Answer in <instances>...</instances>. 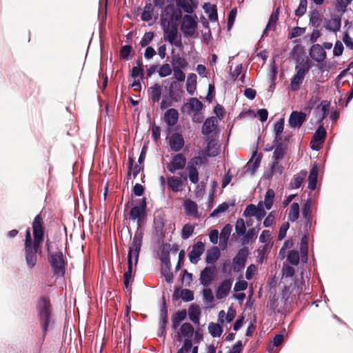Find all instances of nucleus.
Instances as JSON below:
<instances>
[{
  "instance_id": "52",
  "label": "nucleus",
  "mask_w": 353,
  "mask_h": 353,
  "mask_svg": "<svg viewBox=\"0 0 353 353\" xmlns=\"http://www.w3.org/2000/svg\"><path fill=\"white\" fill-rule=\"evenodd\" d=\"M208 330L213 337H219L223 332L222 327L219 324L212 322L209 324Z\"/></svg>"
},
{
  "instance_id": "1",
  "label": "nucleus",
  "mask_w": 353,
  "mask_h": 353,
  "mask_svg": "<svg viewBox=\"0 0 353 353\" xmlns=\"http://www.w3.org/2000/svg\"><path fill=\"white\" fill-rule=\"evenodd\" d=\"M183 69H173L174 77L176 81H172L168 87V94L162 96L163 85L155 83L148 88V99L154 105L160 103V108L165 110L173 105V103H179L181 101L184 91L179 82L185 81V74Z\"/></svg>"
},
{
  "instance_id": "49",
  "label": "nucleus",
  "mask_w": 353,
  "mask_h": 353,
  "mask_svg": "<svg viewBox=\"0 0 353 353\" xmlns=\"http://www.w3.org/2000/svg\"><path fill=\"white\" fill-rule=\"evenodd\" d=\"M322 21V15L316 10L312 12L310 17V23L314 28H318Z\"/></svg>"
},
{
  "instance_id": "61",
  "label": "nucleus",
  "mask_w": 353,
  "mask_h": 353,
  "mask_svg": "<svg viewBox=\"0 0 353 353\" xmlns=\"http://www.w3.org/2000/svg\"><path fill=\"white\" fill-rule=\"evenodd\" d=\"M229 208V204L228 203L223 202L221 204L219 205L216 208H215L213 212L211 213V216H215L219 213H222L225 212Z\"/></svg>"
},
{
  "instance_id": "58",
  "label": "nucleus",
  "mask_w": 353,
  "mask_h": 353,
  "mask_svg": "<svg viewBox=\"0 0 353 353\" xmlns=\"http://www.w3.org/2000/svg\"><path fill=\"white\" fill-rule=\"evenodd\" d=\"M154 37V33L153 32H145L140 41V45L142 47L147 46L153 40Z\"/></svg>"
},
{
  "instance_id": "43",
  "label": "nucleus",
  "mask_w": 353,
  "mask_h": 353,
  "mask_svg": "<svg viewBox=\"0 0 353 353\" xmlns=\"http://www.w3.org/2000/svg\"><path fill=\"white\" fill-rule=\"evenodd\" d=\"M284 129V119H280L274 125V132L275 134L274 141H283L282 132Z\"/></svg>"
},
{
  "instance_id": "29",
  "label": "nucleus",
  "mask_w": 353,
  "mask_h": 353,
  "mask_svg": "<svg viewBox=\"0 0 353 353\" xmlns=\"http://www.w3.org/2000/svg\"><path fill=\"white\" fill-rule=\"evenodd\" d=\"M133 272L132 257H131V251L128 253V270L124 273V285L126 288L132 283V277Z\"/></svg>"
},
{
  "instance_id": "27",
  "label": "nucleus",
  "mask_w": 353,
  "mask_h": 353,
  "mask_svg": "<svg viewBox=\"0 0 353 353\" xmlns=\"http://www.w3.org/2000/svg\"><path fill=\"white\" fill-rule=\"evenodd\" d=\"M179 297L184 301L189 302L194 299V292L188 289H183L180 291L179 288H176L173 294V299L176 300Z\"/></svg>"
},
{
  "instance_id": "21",
  "label": "nucleus",
  "mask_w": 353,
  "mask_h": 353,
  "mask_svg": "<svg viewBox=\"0 0 353 353\" xmlns=\"http://www.w3.org/2000/svg\"><path fill=\"white\" fill-rule=\"evenodd\" d=\"M232 281L230 279L223 280L219 285L216 291V297L217 299L225 298L231 289Z\"/></svg>"
},
{
  "instance_id": "13",
  "label": "nucleus",
  "mask_w": 353,
  "mask_h": 353,
  "mask_svg": "<svg viewBox=\"0 0 353 353\" xmlns=\"http://www.w3.org/2000/svg\"><path fill=\"white\" fill-rule=\"evenodd\" d=\"M170 150L174 152H179L184 146L185 141L183 135L179 132H174L169 138Z\"/></svg>"
},
{
  "instance_id": "25",
  "label": "nucleus",
  "mask_w": 353,
  "mask_h": 353,
  "mask_svg": "<svg viewBox=\"0 0 353 353\" xmlns=\"http://www.w3.org/2000/svg\"><path fill=\"white\" fill-rule=\"evenodd\" d=\"M171 58V64L173 69H185L188 65V63L185 59L181 57L179 54H174V50H172Z\"/></svg>"
},
{
  "instance_id": "63",
  "label": "nucleus",
  "mask_w": 353,
  "mask_h": 353,
  "mask_svg": "<svg viewBox=\"0 0 353 353\" xmlns=\"http://www.w3.org/2000/svg\"><path fill=\"white\" fill-rule=\"evenodd\" d=\"M283 167L280 165L277 161H275L272 163L271 166V174H278L281 175L283 173Z\"/></svg>"
},
{
  "instance_id": "44",
  "label": "nucleus",
  "mask_w": 353,
  "mask_h": 353,
  "mask_svg": "<svg viewBox=\"0 0 353 353\" xmlns=\"http://www.w3.org/2000/svg\"><path fill=\"white\" fill-rule=\"evenodd\" d=\"M196 75L194 73L190 74L187 79L186 89L188 94L193 95L196 88Z\"/></svg>"
},
{
  "instance_id": "15",
  "label": "nucleus",
  "mask_w": 353,
  "mask_h": 353,
  "mask_svg": "<svg viewBox=\"0 0 353 353\" xmlns=\"http://www.w3.org/2000/svg\"><path fill=\"white\" fill-rule=\"evenodd\" d=\"M204 251L205 244L202 241H198L192 246V250L188 254L190 261L193 264H196Z\"/></svg>"
},
{
  "instance_id": "37",
  "label": "nucleus",
  "mask_w": 353,
  "mask_h": 353,
  "mask_svg": "<svg viewBox=\"0 0 353 353\" xmlns=\"http://www.w3.org/2000/svg\"><path fill=\"white\" fill-rule=\"evenodd\" d=\"M194 334V327L190 323H184L181 325L180 332H178V340L181 341V336L192 338Z\"/></svg>"
},
{
  "instance_id": "17",
  "label": "nucleus",
  "mask_w": 353,
  "mask_h": 353,
  "mask_svg": "<svg viewBox=\"0 0 353 353\" xmlns=\"http://www.w3.org/2000/svg\"><path fill=\"white\" fill-rule=\"evenodd\" d=\"M307 114L303 112L292 111L288 120L291 128L301 127L306 120Z\"/></svg>"
},
{
  "instance_id": "18",
  "label": "nucleus",
  "mask_w": 353,
  "mask_h": 353,
  "mask_svg": "<svg viewBox=\"0 0 353 353\" xmlns=\"http://www.w3.org/2000/svg\"><path fill=\"white\" fill-rule=\"evenodd\" d=\"M145 208L146 201L145 199L143 198L141 200L140 206H134L132 208V209L130 211V218L132 219V220H137L139 226L140 225L141 217L143 216L145 213Z\"/></svg>"
},
{
  "instance_id": "24",
  "label": "nucleus",
  "mask_w": 353,
  "mask_h": 353,
  "mask_svg": "<svg viewBox=\"0 0 353 353\" xmlns=\"http://www.w3.org/2000/svg\"><path fill=\"white\" fill-rule=\"evenodd\" d=\"M312 203L310 199H307L303 204L302 208V215L305 220V227L310 228L312 226Z\"/></svg>"
},
{
  "instance_id": "42",
  "label": "nucleus",
  "mask_w": 353,
  "mask_h": 353,
  "mask_svg": "<svg viewBox=\"0 0 353 353\" xmlns=\"http://www.w3.org/2000/svg\"><path fill=\"white\" fill-rule=\"evenodd\" d=\"M216 119L210 117L207 119L202 126V133L208 135L212 133L216 128Z\"/></svg>"
},
{
  "instance_id": "48",
  "label": "nucleus",
  "mask_w": 353,
  "mask_h": 353,
  "mask_svg": "<svg viewBox=\"0 0 353 353\" xmlns=\"http://www.w3.org/2000/svg\"><path fill=\"white\" fill-rule=\"evenodd\" d=\"M299 217V205L297 203H293L288 213V219L291 222L296 221Z\"/></svg>"
},
{
  "instance_id": "32",
  "label": "nucleus",
  "mask_w": 353,
  "mask_h": 353,
  "mask_svg": "<svg viewBox=\"0 0 353 353\" xmlns=\"http://www.w3.org/2000/svg\"><path fill=\"white\" fill-rule=\"evenodd\" d=\"M174 5L173 3H170L166 6L162 10L161 15V26H169V18L172 14L173 10H174Z\"/></svg>"
},
{
  "instance_id": "35",
  "label": "nucleus",
  "mask_w": 353,
  "mask_h": 353,
  "mask_svg": "<svg viewBox=\"0 0 353 353\" xmlns=\"http://www.w3.org/2000/svg\"><path fill=\"white\" fill-rule=\"evenodd\" d=\"M187 317V312L185 309L178 310L172 316V327L176 330L179 326L181 321L185 320Z\"/></svg>"
},
{
  "instance_id": "38",
  "label": "nucleus",
  "mask_w": 353,
  "mask_h": 353,
  "mask_svg": "<svg viewBox=\"0 0 353 353\" xmlns=\"http://www.w3.org/2000/svg\"><path fill=\"white\" fill-rule=\"evenodd\" d=\"M318 178V167L316 163H314L310 172V174L308 176V188L314 190L316 187V182Z\"/></svg>"
},
{
  "instance_id": "46",
  "label": "nucleus",
  "mask_w": 353,
  "mask_h": 353,
  "mask_svg": "<svg viewBox=\"0 0 353 353\" xmlns=\"http://www.w3.org/2000/svg\"><path fill=\"white\" fill-rule=\"evenodd\" d=\"M182 11L180 8H175L172 12L170 18H169V26H172L173 24H175L176 27L179 26V21L180 20L182 21Z\"/></svg>"
},
{
  "instance_id": "30",
  "label": "nucleus",
  "mask_w": 353,
  "mask_h": 353,
  "mask_svg": "<svg viewBox=\"0 0 353 353\" xmlns=\"http://www.w3.org/2000/svg\"><path fill=\"white\" fill-rule=\"evenodd\" d=\"M164 119L168 126H174L179 119L178 111L174 108L168 109L165 112Z\"/></svg>"
},
{
  "instance_id": "11",
  "label": "nucleus",
  "mask_w": 353,
  "mask_h": 353,
  "mask_svg": "<svg viewBox=\"0 0 353 353\" xmlns=\"http://www.w3.org/2000/svg\"><path fill=\"white\" fill-rule=\"evenodd\" d=\"M143 236V232L137 230L134 236L132 243L129 248L128 252L131 251V257H133V256L134 257L135 265H137L139 260Z\"/></svg>"
},
{
  "instance_id": "26",
  "label": "nucleus",
  "mask_w": 353,
  "mask_h": 353,
  "mask_svg": "<svg viewBox=\"0 0 353 353\" xmlns=\"http://www.w3.org/2000/svg\"><path fill=\"white\" fill-rule=\"evenodd\" d=\"M275 144V149L273 153L272 158L274 161L282 160L286 153L287 145L283 143V141H274Z\"/></svg>"
},
{
  "instance_id": "6",
  "label": "nucleus",
  "mask_w": 353,
  "mask_h": 353,
  "mask_svg": "<svg viewBox=\"0 0 353 353\" xmlns=\"http://www.w3.org/2000/svg\"><path fill=\"white\" fill-rule=\"evenodd\" d=\"M208 162L205 157L196 156L192 158L188 163L187 171L188 177L192 183L196 184L199 182V171L197 166H201L202 164Z\"/></svg>"
},
{
  "instance_id": "28",
  "label": "nucleus",
  "mask_w": 353,
  "mask_h": 353,
  "mask_svg": "<svg viewBox=\"0 0 353 353\" xmlns=\"http://www.w3.org/2000/svg\"><path fill=\"white\" fill-rule=\"evenodd\" d=\"M154 225L157 234H162L165 226L164 213L162 211H156L154 214Z\"/></svg>"
},
{
  "instance_id": "57",
  "label": "nucleus",
  "mask_w": 353,
  "mask_h": 353,
  "mask_svg": "<svg viewBox=\"0 0 353 353\" xmlns=\"http://www.w3.org/2000/svg\"><path fill=\"white\" fill-rule=\"evenodd\" d=\"M287 260L294 265H296L299 263V254L298 251L291 250L287 257Z\"/></svg>"
},
{
  "instance_id": "12",
  "label": "nucleus",
  "mask_w": 353,
  "mask_h": 353,
  "mask_svg": "<svg viewBox=\"0 0 353 353\" xmlns=\"http://www.w3.org/2000/svg\"><path fill=\"white\" fill-rule=\"evenodd\" d=\"M196 28L197 22L191 15L185 14L183 17L181 29L185 34L192 37Z\"/></svg>"
},
{
  "instance_id": "47",
  "label": "nucleus",
  "mask_w": 353,
  "mask_h": 353,
  "mask_svg": "<svg viewBox=\"0 0 353 353\" xmlns=\"http://www.w3.org/2000/svg\"><path fill=\"white\" fill-rule=\"evenodd\" d=\"M154 12V6L152 3H148L145 4L143 12L141 14V19L143 21H149L152 19V14Z\"/></svg>"
},
{
  "instance_id": "31",
  "label": "nucleus",
  "mask_w": 353,
  "mask_h": 353,
  "mask_svg": "<svg viewBox=\"0 0 353 353\" xmlns=\"http://www.w3.org/2000/svg\"><path fill=\"white\" fill-rule=\"evenodd\" d=\"M25 258L28 267L30 269L33 268L37 261V253L32 251L30 247H24Z\"/></svg>"
},
{
  "instance_id": "45",
  "label": "nucleus",
  "mask_w": 353,
  "mask_h": 353,
  "mask_svg": "<svg viewBox=\"0 0 353 353\" xmlns=\"http://www.w3.org/2000/svg\"><path fill=\"white\" fill-rule=\"evenodd\" d=\"M260 228H252L251 229H249L247 232L243 234V237L242 239V244H247L249 243V241H254L256 238V235L258 232L259 231Z\"/></svg>"
},
{
  "instance_id": "23",
  "label": "nucleus",
  "mask_w": 353,
  "mask_h": 353,
  "mask_svg": "<svg viewBox=\"0 0 353 353\" xmlns=\"http://www.w3.org/2000/svg\"><path fill=\"white\" fill-rule=\"evenodd\" d=\"M167 185L169 190L173 192H181L183 190V181L176 176H169L167 178Z\"/></svg>"
},
{
  "instance_id": "55",
  "label": "nucleus",
  "mask_w": 353,
  "mask_h": 353,
  "mask_svg": "<svg viewBox=\"0 0 353 353\" xmlns=\"http://www.w3.org/2000/svg\"><path fill=\"white\" fill-rule=\"evenodd\" d=\"M235 230L238 236L243 235L246 232L245 222L243 219L239 218L236 222Z\"/></svg>"
},
{
  "instance_id": "40",
  "label": "nucleus",
  "mask_w": 353,
  "mask_h": 353,
  "mask_svg": "<svg viewBox=\"0 0 353 353\" xmlns=\"http://www.w3.org/2000/svg\"><path fill=\"white\" fill-rule=\"evenodd\" d=\"M232 231V226L227 224L221 231L220 234V245L223 249L227 247V243Z\"/></svg>"
},
{
  "instance_id": "7",
  "label": "nucleus",
  "mask_w": 353,
  "mask_h": 353,
  "mask_svg": "<svg viewBox=\"0 0 353 353\" xmlns=\"http://www.w3.org/2000/svg\"><path fill=\"white\" fill-rule=\"evenodd\" d=\"M187 165V159L183 153H176L172 157V159L167 163L168 170L174 174L177 170H183Z\"/></svg>"
},
{
  "instance_id": "56",
  "label": "nucleus",
  "mask_w": 353,
  "mask_h": 353,
  "mask_svg": "<svg viewBox=\"0 0 353 353\" xmlns=\"http://www.w3.org/2000/svg\"><path fill=\"white\" fill-rule=\"evenodd\" d=\"M172 70L170 64L165 63L160 67L158 73L160 77H166L172 74Z\"/></svg>"
},
{
  "instance_id": "41",
  "label": "nucleus",
  "mask_w": 353,
  "mask_h": 353,
  "mask_svg": "<svg viewBox=\"0 0 353 353\" xmlns=\"http://www.w3.org/2000/svg\"><path fill=\"white\" fill-rule=\"evenodd\" d=\"M307 174V170H302L299 173L295 174L293 177L292 181L290 182V186L292 189L294 188H299L304 180V178L306 176Z\"/></svg>"
},
{
  "instance_id": "14",
  "label": "nucleus",
  "mask_w": 353,
  "mask_h": 353,
  "mask_svg": "<svg viewBox=\"0 0 353 353\" xmlns=\"http://www.w3.org/2000/svg\"><path fill=\"white\" fill-rule=\"evenodd\" d=\"M215 266L205 267L200 274V282L204 287H208L215 276Z\"/></svg>"
},
{
  "instance_id": "54",
  "label": "nucleus",
  "mask_w": 353,
  "mask_h": 353,
  "mask_svg": "<svg viewBox=\"0 0 353 353\" xmlns=\"http://www.w3.org/2000/svg\"><path fill=\"white\" fill-rule=\"evenodd\" d=\"M194 226L191 224H185L183 225L181 230V238L183 239H188L194 232Z\"/></svg>"
},
{
  "instance_id": "60",
  "label": "nucleus",
  "mask_w": 353,
  "mask_h": 353,
  "mask_svg": "<svg viewBox=\"0 0 353 353\" xmlns=\"http://www.w3.org/2000/svg\"><path fill=\"white\" fill-rule=\"evenodd\" d=\"M307 5V0H300L299 7L295 10V15L297 17H301L306 12Z\"/></svg>"
},
{
  "instance_id": "22",
  "label": "nucleus",
  "mask_w": 353,
  "mask_h": 353,
  "mask_svg": "<svg viewBox=\"0 0 353 353\" xmlns=\"http://www.w3.org/2000/svg\"><path fill=\"white\" fill-rule=\"evenodd\" d=\"M324 27L326 30L336 32L341 27V18L340 16L334 15L330 19H325Z\"/></svg>"
},
{
  "instance_id": "4",
  "label": "nucleus",
  "mask_w": 353,
  "mask_h": 353,
  "mask_svg": "<svg viewBox=\"0 0 353 353\" xmlns=\"http://www.w3.org/2000/svg\"><path fill=\"white\" fill-rule=\"evenodd\" d=\"M48 261L54 276H63L65 275L68 261L61 250L50 253L48 256Z\"/></svg>"
},
{
  "instance_id": "64",
  "label": "nucleus",
  "mask_w": 353,
  "mask_h": 353,
  "mask_svg": "<svg viewBox=\"0 0 353 353\" xmlns=\"http://www.w3.org/2000/svg\"><path fill=\"white\" fill-rule=\"evenodd\" d=\"M289 228H290V223L288 222H285L281 225V226L280 227L279 235H278V239L279 241H281L282 239H283L285 237L287 231L289 229Z\"/></svg>"
},
{
  "instance_id": "10",
  "label": "nucleus",
  "mask_w": 353,
  "mask_h": 353,
  "mask_svg": "<svg viewBox=\"0 0 353 353\" xmlns=\"http://www.w3.org/2000/svg\"><path fill=\"white\" fill-rule=\"evenodd\" d=\"M248 254L249 249L247 247H243L239 250L233 259V269L234 272H238L245 268Z\"/></svg>"
},
{
  "instance_id": "5",
  "label": "nucleus",
  "mask_w": 353,
  "mask_h": 353,
  "mask_svg": "<svg viewBox=\"0 0 353 353\" xmlns=\"http://www.w3.org/2000/svg\"><path fill=\"white\" fill-rule=\"evenodd\" d=\"M311 65L309 60L302 63L300 66L296 65L295 69L296 74L292 77L290 88L293 92L300 90L301 85L303 82L305 74L309 72Z\"/></svg>"
},
{
  "instance_id": "8",
  "label": "nucleus",
  "mask_w": 353,
  "mask_h": 353,
  "mask_svg": "<svg viewBox=\"0 0 353 353\" xmlns=\"http://www.w3.org/2000/svg\"><path fill=\"white\" fill-rule=\"evenodd\" d=\"M165 39L167 40L171 45H174L177 48L182 46V41L181 37H178V27L175 24L172 26H162Z\"/></svg>"
},
{
  "instance_id": "20",
  "label": "nucleus",
  "mask_w": 353,
  "mask_h": 353,
  "mask_svg": "<svg viewBox=\"0 0 353 353\" xmlns=\"http://www.w3.org/2000/svg\"><path fill=\"white\" fill-rule=\"evenodd\" d=\"M310 56L314 61L321 63L326 58V52L319 44H314L310 50Z\"/></svg>"
},
{
  "instance_id": "50",
  "label": "nucleus",
  "mask_w": 353,
  "mask_h": 353,
  "mask_svg": "<svg viewBox=\"0 0 353 353\" xmlns=\"http://www.w3.org/2000/svg\"><path fill=\"white\" fill-rule=\"evenodd\" d=\"M275 193L272 189H268L265 195L264 205L267 210H270L273 205Z\"/></svg>"
},
{
  "instance_id": "53",
  "label": "nucleus",
  "mask_w": 353,
  "mask_h": 353,
  "mask_svg": "<svg viewBox=\"0 0 353 353\" xmlns=\"http://www.w3.org/2000/svg\"><path fill=\"white\" fill-rule=\"evenodd\" d=\"M178 8L183 9L185 12L191 14L194 12L193 6L187 0H176Z\"/></svg>"
},
{
  "instance_id": "16",
  "label": "nucleus",
  "mask_w": 353,
  "mask_h": 353,
  "mask_svg": "<svg viewBox=\"0 0 353 353\" xmlns=\"http://www.w3.org/2000/svg\"><path fill=\"white\" fill-rule=\"evenodd\" d=\"M330 103L327 101H323L315 109L316 117V123L322 125L323 121L326 118L329 112Z\"/></svg>"
},
{
  "instance_id": "9",
  "label": "nucleus",
  "mask_w": 353,
  "mask_h": 353,
  "mask_svg": "<svg viewBox=\"0 0 353 353\" xmlns=\"http://www.w3.org/2000/svg\"><path fill=\"white\" fill-rule=\"evenodd\" d=\"M161 274L165 277L166 282L171 283L173 281V274L170 272L171 263L170 260V254L168 250L164 249L161 253Z\"/></svg>"
},
{
  "instance_id": "36",
  "label": "nucleus",
  "mask_w": 353,
  "mask_h": 353,
  "mask_svg": "<svg viewBox=\"0 0 353 353\" xmlns=\"http://www.w3.org/2000/svg\"><path fill=\"white\" fill-rule=\"evenodd\" d=\"M188 314L190 321L194 324H198L199 323V318L201 315L200 307L194 303L191 304L189 307Z\"/></svg>"
},
{
  "instance_id": "33",
  "label": "nucleus",
  "mask_w": 353,
  "mask_h": 353,
  "mask_svg": "<svg viewBox=\"0 0 353 353\" xmlns=\"http://www.w3.org/2000/svg\"><path fill=\"white\" fill-rule=\"evenodd\" d=\"M279 9L277 8L275 11H274L268 20V24L266 26L265 29L263 32V36L267 35V32L268 30H275L276 23L279 20Z\"/></svg>"
},
{
  "instance_id": "59",
  "label": "nucleus",
  "mask_w": 353,
  "mask_h": 353,
  "mask_svg": "<svg viewBox=\"0 0 353 353\" xmlns=\"http://www.w3.org/2000/svg\"><path fill=\"white\" fill-rule=\"evenodd\" d=\"M261 159L256 158L254 162L249 161L246 165V172L254 174L256 170L259 167Z\"/></svg>"
},
{
  "instance_id": "2",
  "label": "nucleus",
  "mask_w": 353,
  "mask_h": 353,
  "mask_svg": "<svg viewBox=\"0 0 353 353\" xmlns=\"http://www.w3.org/2000/svg\"><path fill=\"white\" fill-rule=\"evenodd\" d=\"M36 310L39 323L45 336L52 319L53 308L50 296L45 294L39 296L36 303Z\"/></svg>"
},
{
  "instance_id": "34",
  "label": "nucleus",
  "mask_w": 353,
  "mask_h": 353,
  "mask_svg": "<svg viewBox=\"0 0 353 353\" xmlns=\"http://www.w3.org/2000/svg\"><path fill=\"white\" fill-rule=\"evenodd\" d=\"M183 206L187 215L193 217L198 216V206L196 202L191 199H187L185 201Z\"/></svg>"
},
{
  "instance_id": "3",
  "label": "nucleus",
  "mask_w": 353,
  "mask_h": 353,
  "mask_svg": "<svg viewBox=\"0 0 353 353\" xmlns=\"http://www.w3.org/2000/svg\"><path fill=\"white\" fill-rule=\"evenodd\" d=\"M32 232L33 241L30 243V247L32 251L37 253L41 246V243L44 239V221L43 218L41 214H37L32 221Z\"/></svg>"
},
{
  "instance_id": "51",
  "label": "nucleus",
  "mask_w": 353,
  "mask_h": 353,
  "mask_svg": "<svg viewBox=\"0 0 353 353\" xmlns=\"http://www.w3.org/2000/svg\"><path fill=\"white\" fill-rule=\"evenodd\" d=\"M326 137V131L322 125H319L318 129L316 130L312 141L323 143Z\"/></svg>"
},
{
  "instance_id": "19",
  "label": "nucleus",
  "mask_w": 353,
  "mask_h": 353,
  "mask_svg": "<svg viewBox=\"0 0 353 353\" xmlns=\"http://www.w3.org/2000/svg\"><path fill=\"white\" fill-rule=\"evenodd\" d=\"M203 103L198 99L190 98L189 101L183 105L181 110L184 112L187 109L189 114L192 112L197 114L203 108Z\"/></svg>"
},
{
  "instance_id": "39",
  "label": "nucleus",
  "mask_w": 353,
  "mask_h": 353,
  "mask_svg": "<svg viewBox=\"0 0 353 353\" xmlns=\"http://www.w3.org/2000/svg\"><path fill=\"white\" fill-rule=\"evenodd\" d=\"M221 252L218 247H212L208 250L205 256V262L208 264L215 263L220 257Z\"/></svg>"
},
{
  "instance_id": "62",
  "label": "nucleus",
  "mask_w": 353,
  "mask_h": 353,
  "mask_svg": "<svg viewBox=\"0 0 353 353\" xmlns=\"http://www.w3.org/2000/svg\"><path fill=\"white\" fill-rule=\"evenodd\" d=\"M257 208L254 204H249L245 208L244 212H243V216H255Z\"/></svg>"
}]
</instances>
